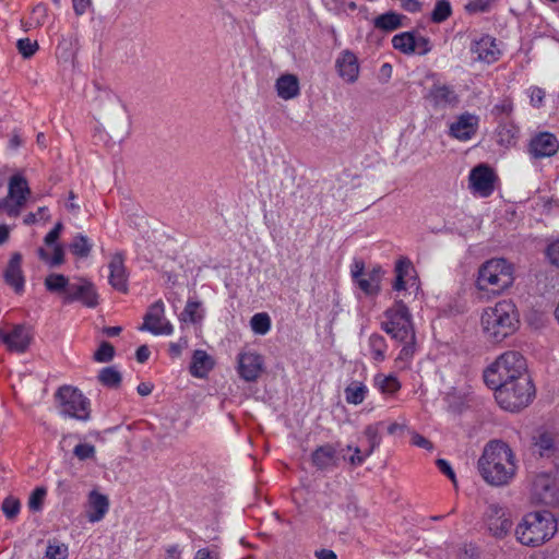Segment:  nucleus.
<instances>
[{
	"instance_id": "nucleus-23",
	"label": "nucleus",
	"mask_w": 559,
	"mask_h": 559,
	"mask_svg": "<svg viewBox=\"0 0 559 559\" xmlns=\"http://www.w3.org/2000/svg\"><path fill=\"white\" fill-rule=\"evenodd\" d=\"M428 39L424 37H416L412 32H403L400 33L392 38V46L394 49L405 53L411 55L415 52L417 47H423V53L429 50Z\"/></svg>"
},
{
	"instance_id": "nucleus-6",
	"label": "nucleus",
	"mask_w": 559,
	"mask_h": 559,
	"mask_svg": "<svg viewBox=\"0 0 559 559\" xmlns=\"http://www.w3.org/2000/svg\"><path fill=\"white\" fill-rule=\"evenodd\" d=\"M44 284L48 292L61 294L63 304L80 301L88 308H95L98 305L94 284L84 277H79L71 283L63 274L51 273L46 276Z\"/></svg>"
},
{
	"instance_id": "nucleus-47",
	"label": "nucleus",
	"mask_w": 559,
	"mask_h": 559,
	"mask_svg": "<svg viewBox=\"0 0 559 559\" xmlns=\"http://www.w3.org/2000/svg\"><path fill=\"white\" fill-rule=\"evenodd\" d=\"M115 348L109 343H103L94 354V359L98 362H107L112 359Z\"/></svg>"
},
{
	"instance_id": "nucleus-60",
	"label": "nucleus",
	"mask_w": 559,
	"mask_h": 559,
	"mask_svg": "<svg viewBox=\"0 0 559 559\" xmlns=\"http://www.w3.org/2000/svg\"><path fill=\"white\" fill-rule=\"evenodd\" d=\"M350 272L354 281H358L359 277H361L366 273L364 262L355 261L352 265Z\"/></svg>"
},
{
	"instance_id": "nucleus-7",
	"label": "nucleus",
	"mask_w": 559,
	"mask_h": 559,
	"mask_svg": "<svg viewBox=\"0 0 559 559\" xmlns=\"http://www.w3.org/2000/svg\"><path fill=\"white\" fill-rule=\"evenodd\" d=\"M522 377H530L526 370V361L519 352L514 350L501 354L484 371V380L491 389L519 380Z\"/></svg>"
},
{
	"instance_id": "nucleus-25",
	"label": "nucleus",
	"mask_w": 559,
	"mask_h": 559,
	"mask_svg": "<svg viewBox=\"0 0 559 559\" xmlns=\"http://www.w3.org/2000/svg\"><path fill=\"white\" fill-rule=\"evenodd\" d=\"M109 283L110 285L121 292H128V275L124 267L123 257L119 253L112 255L109 264Z\"/></svg>"
},
{
	"instance_id": "nucleus-59",
	"label": "nucleus",
	"mask_w": 559,
	"mask_h": 559,
	"mask_svg": "<svg viewBox=\"0 0 559 559\" xmlns=\"http://www.w3.org/2000/svg\"><path fill=\"white\" fill-rule=\"evenodd\" d=\"M37 24H43L47 17V7L45 4H37L33 10Z\"/></svg>"
},
{
	"instance_id": "nucleus-28",
	"label": "nucleus",
	"mask_w": 559,
	"mask_h": 559,
	"mask_svg": "<svg viewBox=\"0 0 559 559\" xmlns=\"http://www.w3.org/2000/svg\"><path fill=\"white\" fill-rule=\"evenodd\" d=\"M215 361L205 350L197 349L192 355L190 373L199 379L205 378L214 368Z\"/></svg>"
},
{
	"instance_id": "nucleus-15",
	"label": "nucleus",
	"mask_w": 559,
	"mask_h": 559,
	"mask_svg": "<svg viewBox=\"0 0 559 559\" xmlns=\"http://www.w3.org/2000/svg\"><path fill=\"white\" fill-rule=\"evenodd\" d=\"M479 128V117L475 114L463 112L449 126V135L466 142L475 136Z\"/></svg>"
},
{
	"instance_id": "nucleus-61",
	"label": "nucleus",
	"mask_w": 559,
	"mask_h": 559,
	"mask_svg": "<svg viewBox=\"0 0 559 559\" xmlns=\"http://www.w3.org/2000/svg\"><path fill=\"white\" fill-rule=\"evenodd\" d=\"M74 12L78 15H82L86 12L91 4V0H72Z\"/></svg>"
},
{
	"instance_id": "nucleus-57",
	"label": "nucleus",
	"mask_w": 559,
	"mask_h": 559,
	"mask_svg": "<svg viewBox=\"0 0 559 559\" xmlns=\"http://www.w3.org/2000/svg\"><path fill=\"white\" fill-rule=\"evenodd\" d=\"M181 548L179 547V545L177 544H174V545H168L166 548H165V554H164V557L163 559H181Z\"/></svg>"
},
{
	"instance_id": "nucleus-30",
	"label": "nucleus",
	"mask_w": 559,
	"mask_h": 559,
	"mask_svg": "<svg viewBox=\"0 0 559 559\" xmlns=\"http://www.w3.org/2000/svg\"><path fill=\"white\" fill-rule=\"evenodd\" d=\"M22 257L20 253L13 254L10 260L9 266L5 271V281L9 285L20 292L24 287V277L21 270Z\"/></svg>"
},
{
	"instance_id": "nucleus-56",
	"label": "nucleus",
	"mask_w": 559,
	"mask_h": 559,
	"mask_svg": "<svg viewBox=\"0 0 559 559\" xmlns=\"http://www.w3.org/2000/svg\"><path fill=\"white\" fill-rule=\"evenodd\" d=\"M437 466L444 475H447L453 483H455L454 471L452 469L450 463L447 460L439 459L437 461Z\"/></svg>"
},
{
	"instance_id": "nucleus-14",
	"label": "nucleus",
	"mask_w": 559,
	"mask_h": 559,
	"mask_svg": "<svg viewBox=\"0 0 559 559\" xmlns=\"http://www.w3.org/2000/svg\"><path fill=\"white\" fill-rule=\"evenodd\" d=\"M141 331H148L154 335H170L174 326L165 319V307L162 300L155 301L144 316Z\"/></svg>"
},
{
	"instance_id": "nucleus-21",
	"label": "nucleus",
	"mask_w": 559,
	"mask_h": 559,
	"mask_svg": "<svg viewBox=\"0 0 559 559\" xmlns=\"http://www.w3.org/2000/svg\"><path fill=\"white\" fill-rule=\"evenodd\" d=\"M109 511V499L97 490L88 493L86 502V519L90 523L100 522Z\"/></svg>"
},
{
	"instance_id": "nucleus-41",
	"label": "nucleus",
	"mask_w": 559,
	"mask_h": 559,
	"mask_svg": "<svg viewBox=\"0 0 559 559\" xmlns=\"http://www.w3.org/2000/svg\"><path fill=\"white\" fill-rule=\"evenodd\" d=\"M68 546L57 540L49 542L44 559H66Z\"/></svg>"
},
{
	"instance_id": "nucleus-52",
	"label": "nucleus",
	"mask_w": 559,
	"mask_h": 559,
	"mask_svg": "<svg viewBox=\"0 0 559 559\" xmlns=\"http://www.w3.org/2000/svg\"><path fill=\"white\" fill-rule=\"evenodd\" d=\"M64 262V250L61 245H55L53 253L49 260V266H58Z\"/></svg>"
},
{
	"instance_id": "nucleus-43",
	"label": "nucleus",
	"mask_w": 559,
	"mask_h": 559,
	"mask_svg": "<svg viewBox=\"0 0 559 559\" xmlns=\"http://www.w3.org/2000/svg\"><path fill=\"white\" fill-rule=\"evenodd\" d=\"M73 454L80 461L92 460L96 455V448L91 443H79L74 447Z\"/></svg>"
},
{
	"instance_id": "nucleus-16",
	"label": "nucleus",
	"mask_w": 559,
	"mask_h": 559,
	"mask_svg": "<svg viewBox=\"0 0 559 559\" xmlns=\"http://www.w3.org/2000/svg\"><path fill=\"white\" fill-rule=\"evenodd\" d=\"M31 340L32 335L29 330L23 325L13 326L10 331L0 329V342L11 352H26L31 344Z\"/></svg>"
},
{
	"instance_id": "nucleus-10",
	"label": "nucleus",
	"mask_w": 559,
	"mask_h": 559,
	"mask_svg": "<svg viewBox=\"0 0 559 559\" xmlns=\"http://www.w3.org/2000/svg\"><path fill=\"white\" fill-rule=\"evenodd\" d=\"M56 397L62 416L83 421L88 420L90 401L80 390L66 385L58 390Z\"/></svg>"
},
{
	"instance_id": "nucleus-8",
	"label": "nucleus",
	"mask_w": 559,
	"mask_h": 559,
	"mask_svg": "<svg viewBox=\"0 0 559 559\" xmlns=\"http://www.w3.org/2000/svg\"><path fill=\"white\" fill-rule=\"evenodd\" d=\"M493 390L497 403L508 412H519L527 407L535 395V388L530 377L507 382Z\"/></svg>"
},
{
	"instance_id": "nucleus-2",
	"label": "nucleus",
	"mask_w": 559,
	"mask_h": 559,
	"mask_svg": "<svg viewBox=\"0 0 559 559\" xmlns=\"http://www.w3.org/2000/svg\"><path fill=\"white\" fill-rule=\"evenodd\" d=\"M477 466L483 479L496 487L509 485L518 471L514 452L501 440H491L485 445Z\"/></svg>"
},
{
	"instance_id": "nucleus-51",
	"label": "nucleus",
	"mask_w": 559,
	"mask_h": 559,
	"mask_svg": "<svg viewBox=\"0 0 559 559\" xmlns=\"http://www.w3.org/2000/svg\"><path fill=\"white\" fill-rule=\"evenodd\" d=\"M492 1L493 0H473L466 5V9L469 12H485L488 11Z\"/></svg>"
},
{
	"instance_id": "nucleus-42",
	"label": "nucleus",
	"mask_w": 559,
	"mask_h": 559,
	"mask_svg": "<svg viewBox=\"0 0 559 559\" xmlns=\"http://www.w3.org/2000/svg\"><path fill=\"white\" fill-rule=\"evenodd\" d=\"M50 219L49 210L47 206H40L36 212H29L27 213L24 218L23 223L25 225H33L39 221L48 222Z\"/></svg>"
},
{
	"instance_id": "nucleus-33",
	"label": "nucleus",
	"mask_w": 559,
	"mask_h": 559,
	"mask_svg": "<svg viewBox=\"0 0 559 559\" xmlns=\"http://www.w3.org/2000/svg\"><path fill=\"white\" fill-rule=\"evenodd\" d=\"M181 320L190 323L201 322L204 318V309L202 302L190 298L181 312Z\"/></svg>"
},
{
	"instance_id": "nucleus-1",
	"label": "nucleus",
	"mask_w": 559,
	"mask_h": 559,
	"mask_svg": "<svg viewBox=\"0 0 559 559\" xmlns=\"http://www.w3.org/2000/svg\"><path fill=\"white\" fill-rule=\"evenodd\" d=\"M394 271L393 289L397 295L394 304L383 312L381 328L392 338L399 342H409L415 338V331L412 314L401 297L416 296L419 290V282L414 266L408 260H399Z\"/></svg>"
},
{
	"instance_id": "nucleus-20",
	"label": "nucleus",
	"mask_w": 559,
	"mask_h": 559,
	"mask_svg": "<svg viewBox=\"0 0 559 559\" xmlns=\"http://www.w3.org/2000/svg\"><path fill=\"white\" fill-rule=\"evenodd\" d=\"M335 68L343 81L355 83L359 76V62L357 56L350 50H343L335 61Z\"/></svg>"
},
{
	"instance_id": "nucleus-4",
	"label": "nucleus",
	"mask_w": 559,
	"mask_h": 559,
	"mask_svg": "<svg viewBox=\"0 0 559 559\" xmlns=\"http://www.w3.org/2000/svg\"><path fill=\"white\" fill-rule=\"evenodd\" d=\"M519 324L518 308L510 299H502L486 307L480 316L481 331L485 337L492 343H500L512 335Z\"/></svg>"
},
{
	"instance_id": "nucleus-58",
	"label": "nucleus",
	"mask_w": 559,
	"mask_h": 559,
	"mask_svg": "<svg viewBox=\"0 0 559 559\" xmlns=\"http://www.w3.org/2000/svg\"><path fill=\"white\" fill-rule=\"evenodd\" d=\"M194 559H219V555L214 549L202 548L197 551Z\"/></svg>"
},
{
	"instance_id": "nucleus-17",
	"label": "nucleus",
	"mask_w": 559,
	"mask_h": 559,
	"mask_svg": "<svg viewBox=\"0 0 559 559\" xmlns=\"http://www.w3.org/2000/svg\"><path fill=\"white\" fill-rule=\"evenodd\" d=\"M559 150V141L552 133L540 132L530 141L528 152L535 158L554 156Z\"/></svg>"
},
{
	"instance_id": "nucleus-64",
	"label": "nucleus",
	"mask_w": 559,
	"mask_h": 559,
	"mask_svg": "<svg viewBox=\"0 0 559 559\" xmlns=\"http://www.w3.org/2000/svg\"><path fill=\"white\" fill-rule=\"evenodd\" d=\"M318 559H337L335 552L330 549H321L316 552Z\"/></svg>"
},
{
	"instance_id": "nucleus-35",
	"label": "nucleus",
	"mask_w": 559,
	"mask_h": 559,
	"mask_svg": "<svg viewBox=\"0 0 559 559\" xmlns=\"http://www.w3.org/2000/svg\"><path fill=\"white\" fill-rule=\"evenodd\" d=\"M370 354L376 361H382L385 358L386 342L380 334H371L368 340Z\"/></svg>"
},
{
	"instance_id": "nucleus-29",
	"label": "nucleus",
	"mask_w": 559,
	"mask_h": 559,
	"mask_svg": "<svg viewBox=\"0 0 559 559\" xmlns=\"http://www.w3.org/2000/svg\"><path fill=\"white\" fill-rule=\"evenodd\" d=\"M404 20H406V16L393 11H389L380 14L373 20V27L376 29L389 33L404 26Z\"/></svg>"
},
{
	"instance_id": "nucleus-34",
	"label": "nucleus",
	"mask_w": 559,
	"mask_h": 559,
	"mask_svg": "<svg viewBox=\"0 0 559 559\" xmlns=\"http://www.w3.org/2000/svg\"><path fill=\"white\" fill-rule=\"evenodd\" d=\"M93 248V242L88 237L78 234L73 237L70 245L71 252L78 258H87Z\"/></svg>"
},
{
	"instance_id": "nucleus-31",
	"label": "nucleus",
	"mask_w": 559,
	"mask_h": 559,
	"mask_svg": "<svg viewBox=\"0 0 559 559\" xmlns=\"http://www.w3.org/2000/svg\"><path fill=\"white\" fill-rule=\"evenodd\" d=\"M368 394V388L361 381H352L344 390L345 401L350 405L361 404Z\"/></svg>"
},
{
	"instance_id": "nucleus-12",
	"label": "nucleus",
	"mask_w": 559,
	"mask_h": 559,
	"mask_svg": "<svg viewBox=\"0 0 559 559\" xmlns=\"http://www.w3.org/2000/svg\"><path fill=\"white\" fill-rule=\"evenodd\" d=\"M484 520L490 535L498 539L504 538L513 526L510 510L499 503L488 506Z\"/></svg>"
},
{
	"instance_id": "nucleus-55",
	"label": "nucleus",
	"mask_w": 559,
	"mask_h": 559,
	"mask_svg": "<svg viewBox=\"0 0 559 559\" xmlns=\"http://www.w3.org/2000/svg\"><path fill=\"white\" fill-rule=\"evenodd\" d=\"M400 7L411 13L419 12L421 10V3L419 0H399Z\"/></svg>"
},
{
	"instance_id": "nucleus-13",
	"label": "nucleus",
	"mask_w": 559,
	"mask_h": 559,
	"mask_svg": "<svg viewBox=\"0 0 559 559\" xmlns=\"http://www.w3.org/2000/svg\"><path fill=\"white\" fill-rule=\"evenodd\" d=\"M496 179V174L488 165L479 164L469 173L468 188L474 195L488 198L495 190Z\"/></svg>"
},
{
	"instance_id": "nucleus-63",
	"label": "nucleus",
	"mask_w": 559,
	"mask_h": 559,
	"mask_svg": "<svg viewBox=\"0 0 559 559\" xmlns=\"http://www.w3.org/2000/svg\"><path fill=\"white\" fill-rule=\"evenodd\" d=\"M150 357V349L147 346L142 345L136 349V360L141 364L145 362Z\"/></svg>"
},
{
	"instance_id": "nucleus-27",
	"label": "nucleus",
	"mask_w": 559,
	"mask_h": 559,
	"mask_svg": "<svg viewBox=\"0 0 559 559\" xmlns=\"http://www.w3.org/2000/svg\"><path fill=\"white\" fill-rule=\"evenodd\" d=\"M426 98L435 106V107H447L453 106L457 103V96L454 90L447 85L436 83L429 90Z\"/></svg>"
},
{
	"instance_id": "nucleus-53",
	"label": "nucleus",
	"mask_w": 559,
	"mask_h": 559,
	"mask_svg": "<svg viewBox=\"0 0 559 559\" xmlns=\"http://www.w3.org/2000/svg\"><path fill=\"white\" fill-rule=\"evenodd\" d=\"M63 229V225L61 222L57 223L56 226L45 236V243L47 246L53 245L58 238L60 237V234Z\"/></svg>"
},
{
	"instance_id": "nucleus-54",
	"label": "nucleus",
	"mask_w": 559,
	"mask_h": 559,
	"mask_svg": "<svg viewBox=\"0 0 559 559\" xmlns=\"http://www.w3.org/2000/svg\"><path fill=\"white\" fill-rule=\"evenodd\" d=\"M528 96L531 104L535 107H538L542 105L545 98V92L539 87H531L528 91Z\"/></svg>"
},
{
	"instance_id": "nucleus-5",
	"label": "nucleus",
	"mask_w": 559,
	"mask_h": 559,
	"mask_svg": "<svg viewBox=\"0 0 559 559\" xmlns=\"http://www.w3.org/2000/svg\"><path fill=\"white\" fill-rule=\"evenodd\" d=\"M557 532L555 515L547 510H537L523 515L515 526L514 536L522 546L538 548L552 539Z\"/></svg>"
},
{
	"instance_id": "nucleus-48",
	"label": "nucleus",
	"mask_w": 559,
	"mask_h": 559,
	"mask_svg": "<svg viewBox=\"0 0 559 559\" xmlns=\"http://www.w3.org/2000/svg\"><path fill=\"white\" fill-rule=\"evenodd\" d=\"M46 497V489L43 487L36 488L28 500V507L33 511H38L41 509L44 499Z\"/></svg>"
},
{
	"instance_id": "nucleus-46",
	"label": "nucleus",
	"mask_w": 559,
	"mask_h": 559,
	"mask_svg": "<svg viewBox=\"0 0 559 559\" xmlns=\"http://www.w3.org/2000/svg\"><path fill=\"white\" fill-rule=\"evenodd\" d=\"M16 46H17L19 52L24 58L32 57L38 49V44L36 41H32L29 38L19 39Z\"/></svg>"
},
{
	"instance_id": "nucleus-44",
	"label": "nucleus",
	"mask_w": 559,
	"mask_h": 559,
	"mask_svg": "<svg viewBox=\"0 0 559 559\" xmlns=\"http://www.w3.org/2000/svg\"><path fill=\"white\" fill-rule=\"evenodd\" d=\"M402 343L404 345H403L402 349L399 353L396 361L397 362H402L403 364L402 367H405L411 361V359L414 356V353H415V338L413 341L402 342Z\"/></svg>"
},
{
	"instance_id": "nucleus-18",
	"label": "nucleus",
	"mask_w": 559,
	"mask_h": 559,
	"mask_svg": "<svg viewBox=\"0 0 559 559\" xmlns=\"http://www.w3.org/2000/svg\"><path fill=\"white\" fill-rule=\"evenodd\" d=\"M471 51L475 53L476 59L485 63H493L499 60L501 50L496 38L489 35H483L478 39L473 40Z\"/></svg>"
},
{
	"instance_id": "nucleus-62",
	"label": "nucleus",
	"mask_w": 559,
	"mask_h": 559,
	"mask_svg": "<svg viewBox=\"0 0 559 559\" xmlns=\"http://www.w3.org/2000/svg\"><path fill=\"white\" fill-rule=\"evenodd\" d=\"M493 111L497 114H507L509 115L512 111V104L509 100H503L500 104H497L493 107Z\"/></svg>"
},
{
	"instance_id": "nucleus-24",
	"label": "nucleus",
	"mask_w": 559,
	"mask_h": 559,
	"mask_svg": "<svg viewBox=\"0 0 559 559\" xmlns=\"http://www.w3.org/2000/svg\"><path fill=\"white\" fill-rule=\"evenodd\" d=\"M533 444L540 456H555L559 450L557 448V435L545 428H538L533 436Z\"/></svg>"
},
{
	"instance_id": "nucleus-40",
	"label": "nucleus",
	"mask_w": 559,
	"mask_h": 559,
	"mask_svg": "<svg viewBox=\"0 0 559 559\" xmlns=\"http://www.w3.org/2000/svg\"><path fill=\"white\" fill-rule=\"evenodd\" d=\"M452 13L451 4L448 0H437L435 9L431 12V21L435 23L444 22Z\"/></svg>"
},
{
	"instance_id": "nucleus-49",
	"label": "nucleus",
	"mask_w": 559,
	"mask_h": 559,
	"mask_svg": "<svg viewBox=\"0 0 559 559\" xmlns=\"http://www.w3.org/2000/svg\"><path fill=\"white\" fill-rule=\"evenodd\" d=\"M545 253L549 263L559 269V239L551 241L547 246Z\"/></svg>"
},
{
	"instance_id": "nucleus-26",
	"label": "nucleus",
	"mask_w": 559,
	"mask_h": 559,
	"mask_svg": "<svg viewBox=\"0 0 559 559\" xmlns=\"http://www.w3.org/2000/svg\"><path fill=\"white\" fill-rule=\"evenodd\" d=\"M277 96L284 100L297 98L300 95L299 79L292 73L280 75L275 81Z\"/></svg>"
},
{
	"instance_id": "nucleus-50",
	"label": "nucleus",
	"mask_w": 559,
	"mask_h": 559,
	"mask_svg": "<svg viewBox=\"0 0 559 559\" xmlns=\"http://www.w3.org/2000/svg\"><path fill=\"white\" fill-rule=\"evenodd\" d=\"M411 443L415 447L431 451L433 449L432 443L418 432L413 431L411 433Z\"/></svg>"
},
{
	"instance_id": "nucleus-32",
	"label": "nucleus",
	"mask_w": 559,
	"mask_h": 559,
	"mask_svg": "<svg viewBox=\"0 0 559 559\" xmlns=\"http://www.w3.org/2000/svg\"><path fill=\"white\" fill-rule=\"evenodd\" d=\"M380 270H372L359 277L356 284L366 295H374L380 289Z\"/></svg>"
},
{
	"instance_id": "nucleus-37",
	"label": "nucleus",
	"mask_w": 559,
	"mask_h": 559,
	"mask_svg": "<svg viewBox=\"0 0 559 559\" xmlns=\"http://www.w3.org/2000/svg\"><path fill=\"white\" fill-rule=\"evenodd\" d=\"M374 383L377 388L384 394H393L401 389V383L399 382L397 378L392 374H378L374 377Z\"/></svg>"
},
{
	"instance_id": "nucleus-9",
	"label": "nucleus",
	"mask_w": 559,
	"mask_h": 559,
	"mask_svg": "<svg viewBox=\"0 0 559 559\" xmlns=\"http://www.w3.org/2000/svg\"><path fill=\"white\" fill-rule=\"evenodd\" d=\"M32 190L25 176L16 173L8 181L7 195L0 199V213L9 217H17L27 205Z\"/></svg>"
},
{
	"instance_id": "nucleus-38",
	"label": "nucleus",
	"mask_w": 559,
	"mask_h": 559,
	"mask_svg": "<svg viewBox=\"0 0 559 559\" xmlns=\"http://www.w3.org/2000/svg\"><path fill=\"white\" fill-rule=\"evenodd\" d=\"M250 328L258 335H265L271 330V318L265 312H259L251 317Z\"/></svg>"
},
{
	"instance_id": "nucleus-39",
	"label": "nucleus",
	"mask_w": 559,
	"mask_h": 559,
	"mask_svg": "<svg viewBox=\"0 0 559 559\" xmlns=\"http://www.w3.org/2000/svg\"><path fill=\"white\" fill-rule=\"evenodd\" d=\"M98 379L106 386L118 388L121 382V374L115 367H106L100 370Z\"/></svg>"
},
{
	"instance_id": "nucleus-11",
	"label": "nucleus",
	"mask_w": 559,
	"mask_h": 559,
	"mask_svg": "<svg viewBox=\"0 0 559 559\" xmlns=\"http://www.w3.org/2000/svg\"><path fill=\"white\" fill-rule=\"evenodd\" d=\"M557 479L550 471L535 473L530 479V497L534 503L552 504L557 501Z\"/></svg>"
},
{
	"instance_id": "nucleus-45",
	"label": "nucleus",
	"mask_w": 559,
	"mask_h": 559,
	"mask_svg": "<svg viewBox=\"0 0 559 559\" xmlns=\"http://www.w3.org/2000/svg\"><path fill=\"white\" fill-rule=\"evenodd\" d=\"M21 509V503L13 497H8L2 503V511L8 519H14Z\"/></svg>"
},
{
	"instance_id": "nucleus-19",
	"label": "nucleus",
	"mask_w": 559,
	"mask_h": 559,
	"mask_svg": "<svg viewBox=\"0 0 559 559\" xmlns=\"http://www.w3.org/2000/svg\"><path fill=\"white\" fill-rule=\"evenodd\" d=\"M263 371V358L255 352L241 353L238 356V372L246 381H255Z\"/></svg>"
},
{
	"instance_id": "nucleus-36",
	"label": "nucleus",
	"mask_w": 559,
	"mask_h": 559,
	"mask_svg": "<svg viewBox=\"0 0 559 559\" xmlns=\"http://www.w3.org/2000/svg\"><path fill=\"white\" fill-rule=\"evenodd\" d=\"M353 452L350 455H346L344 452L341 454L344 461H347L352 466H360L365 463L366 459L371 455L373 445L366 452H361L358 447L348 444L344 451Z\"/></svg>"
},
{
	"instance_id": "nucleus-3",
	"label": "nucleus",
	"mask_w": 559,
	"mask_h": 559,
	"mask_svg": "<svg viewBox=\"0 0 559 559\" xmlns=\"http://www.w3.org/2000/svg\"><path fill=\"white\" fill-rule=\"evenodd\" d=\"M515 278V265L511 261L506 258H491L478 266L474 286L479 297L489 300L509 292Z\"/></svg>"
},
{
	"instance_id": "nucleus-22",
	"label": "nucleus",
	"mask_w": 559,
	"mask_h": 559,
	"mask_svg": "<svg viewBox=\"0 0 559 559\" xmlns=\"http://www.w3.org/2000/svg\"><path fill=\"white\" fill-rule=\"evenodd\" d=\"M343 452L344 449H338V444L321 445L312 453V463L320 469L336 467Z\"/></svg>"
}]
</instances>
